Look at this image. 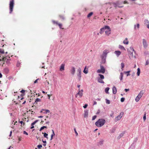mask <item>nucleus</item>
I'll list each match as a JSON object with an SVG mask.
<instances>
[{"label":"nucleus","instance_id":"69168bd1","mask_svg":"<svg viewBox=\"0 0 149 149\" xmlns=\"http://www.w3.org/2000/svg\"><path fill=\"white\" fill-rule=\"evenodd\" d=\"M12 131H11L10 132V135H9V136H10L11 135V134H12Z\"/></svg>","mask_w":149,"mask_h":149},{"label":"nucleus","instance_id":"c9c22d12","mask_svg":"<svg viewBox=\"0 0 149 149\" xmlns=\"http://www.w3.org/2000/svg\"><path fill=\"white\" fill-rule=\"evenodd\" d=\"M99 75L100 76V79H103L104 78V76L103 75L101 74H99Z\"/></svg>","mask_w":149,"mask_h":149},{"label":"nucleus","instance_id":"0e129e2a","mask_svg":"<svg viewBox=\"0 0 149 149\" xmlns=\"http://www.w3.org/2000/svg\"><path fill=\"white\" fill-rule=\"evenodd\" d=\"M146 26H147V28H148V29H149V24H147L146 25Z\"/></svg>","mask_w":149,"mask_h":149},{"label":"nucleus","instance_id":"ea45409f","mask_svg":"<svg viewBox=\"0 0 149 149\" xmlns=\"http://www.w3.org/2000/svg\"><path fill=\"white\" fill-rule=\"evenodd\" d=\"M146 113H145L144 114V116H143V120L144 121L146 120Z\"/></svg>","mask_w":149,"mask_h":149},{"label":"nucleus","instance_id":"b1692460","mask_svg":"<svg viewBox=\"0 0 149 149\" xmlns=\"http://www.w3.org/2000/svg\"><path fill=\"white\" fill-rule=\"evenodd\" d=\"M119 48L121 50H125V49L124 47L122 45H119Z\"/></svg>","mask_w":149,"mask_h":149},{"label":"nucleus","instance_id":"a211bd4d","mask_svg":"<svg viewBox=\"0 0 149 149\" xmlns=\"http://www.w3.org/2000/svg\"><path fill=\"white\" fill-rule=\"evenodd\" d=\"M112 91H113V93L115 94L117 92V89L115 87V86H113L112 88Z\"/></svg>","mask_w":149,"mask_h":149},{"label":"nucleus","instance_id":"a19ab883","mask_svg":"<svg viewBox=\"0 0 149 149\" xmlns=\"http://www.w3.org/2000/svg\"><path fill=\"white\" fill-rule=\"evenodd\" d=\"M106 103L107 104H110V101L109 100L107 99H106Z\"/></svg>","mask_w":149,"mask_h":149},{"label":"nucleus","instance_id":"6e6d98bb","mask_svg":"<svg viewBox=\"0 0 149 149\" xmlns=\"http://www.w3.org/2000/svg\"><path fill=\"white\" fill-rule=\"evenodd\" d=\"M23 134H26V135H28V133L27 132H26L25 131H24L23 132Z\"/></svg>","mask_w":149,"mask_h":149},{"label":"nucleus","instance_id":"0eeeda50","mask_svg":"<svg viewBox=\"0 0 149 149\" xmlns=\"http://www.w3.org/2000/svg\"><path fill=\"white\" fill-rule=\"evenodd\" d=\"M143 94V91H141L138 95V96L136 97L135 99V101L136 102H138L139 100L142 97Z\"/></svg>","mask_w":149,"mask_h":149},{"label":"nucleus","instance_id":"72a5a7b5","mask_svg":"<svg viewBox=\"0 0 149 149\" xmlns=\"http://www.w3.org/2000/svg\"><path fill=\"white\" fill-rule=\"evenodd\" d=\"M145 24L146 25L147 24H149V22L147 19H145L144 20Z\"/></svg>","mask_w":149,"mask_h":149},{"label":"nucleus","instance_id":"a18cd8bd","mask_svg":"<svg viewBox=\"0 0 149 149\" xmlns=\"http://www.w3.org/2000/svg\"><path fill=\"white\" fill-rule=\"evenodd\" d=\"M125 100V99L124 98L122 97L121 98V99H120V101L121 102H124Z\"/></svg>","mask_w":149,"mask_h":149},{"label":"nucleus","instance_id":"bb28decb","mask_svg":"<svg viewBox=\"0 0 149 149\" xmlns=\"http://www.w3.org/2000/svg\"><path fill=\"white\" fill-rule=\"evenodd\" d=\"M130 50L128 51V52L131 51V52H134L135 53V51L134 49H133V47H130Z\"/></svg>","mask_w":149,"mask_h":149},{"label":"nucleus","instance_id":"2eb2a0df","mask_svg":"<svg viewBox=\"0 0 149 149\" xmlns=\"http://www.w3.org/2000/svg\"><path fill=\"white\" fill-rule=\"evenodd\" d=\"M41 112H42L44 113H49L50 111L48 109H42L41 110Z\"/></svg>","mask_w":149,"mask_h":149},{"label":"nucleus","instance_id":"6ab92c4d","mask_svg":"<svg viewBox=\"0 0 149 149\" xmlns=\"http://www.w3.org/2000/svg\"><path fill=\"white\" fill-rule=\"evenodd\" d=\"M139 23H137L134 25V29L135 30H136L137 29H139Z\"/></svg>","mask_w":149,"mask_h":149},{"label":"nucleus","instance_id":"c756f323","mask_svg":"<svg viewBox=\"0 0 149 149\" xmlns=\"http://www.w3.org/2000/svg\"><path fill=\"white\" fill-rule=\"evenodd\" d=\"M102 79L99 78L98 79V81L99 82L102 83H104V81L102 80Z\"/></svg>","mask_w":149,"mask_h":149},{"label":"nucleus","instance_id":"5fc2aeb1","mask_svg":"<svg viewBox=\"0 0 149 149\" xmlns=\"http://www.w3.org/2000/svg\"><path fill=\"white\" fill-rule=\"evenodd\" d=\"M20 65V63L19 62H18L17 64V67L19 66Z\"/></svg>","mask_w":149,"mask_h":149},{"label":"nucleus","instance_id":"864d4df0","mask_svg":"<svg viewBox=\"0 0 149 149\" xmlns=\"http://www.w3.org/2000/svg\"><path fill=\"white\" fill-rule=\"evenodd\" d=\"M60 18H61V19L63 20L64 19V17L63 16H60Z\"/></svg>","mask_w":149,"mask_h":149},{"label":"nucleus","instance_id":"412c9836","mask_svg":"<svg viewBox=\"0 0 149 149\" xmlns=\"http://www.w3.org/2000/svg\"><path fill=\"white\" fill-rule=\"evenodd\" d=\"M83 72L84 73L86 74L88 73V68H87L86 66H85L84 68V70L83 71Z\"/></svg>","mask_w":149,"mask_h":149},{"label":"nucleus","instance_id":"79ce46f5","mask_svg":"<svg viewBox=\"0 0 149 149\" xmlns=\"http://www.w3.org/2000/svg\"><path fill=\"white\" fill-rule=\"evenodd\" d=\"M121 68L122 69V70H123V68L124 67V63H121Z\"/></svg>","mask_w":149,"mask_h":149},{"label":"nucleus","instance_id":"4c0bfd02","mask_svg":"<svg viewBox=\"0 0 149 149\" xmlns=\"http://www.w3.org/2000/svg\"><path fill=\"white\" fill-rule=\"evenodd\" d=\"M93 14V13L91 12L90 13L87 15L88 17H90Z\"/></svg>","mask_w":149,"mask_h":149},{"label":"nucleus","instance_id":"4d7b16f0","mask_svg":"<svg viewBox=\"0 0 149 149\" xmlns=\"http://www.w3.org/2000/svg\"><path fill=\"white\" fill-rule=\"evenodd\" d=\"M19 122L21 124H22V123H23L24 125V124H25V123H23V121H20Z\"/></svg>","mask_w":149,"mask_h":149},{"label":"nucleus","instance_id":"de8ad7c7","mask_svg":"<svg viewBox=\"0 0 149 149\" xmlns=\"http://www.w3.org/2000/svg\"><path fill=\"white\" fill-rule=\"evenodd\" d=\"M0 53H1V54H4V51L3 50L0 49Z\"/></svg>","mask_w":149,"mask_h":149},{"label":"nucleus","instance_id":"f3484780","mask_svg":"<svg viewBox=\"0 0 149 149\" xmlns=\"http://www.w3.org/2000/svg\"><path fill=\"white\" fill-rule=\"evenodd\" d=\"M88 110H85L84 111V118H87L88 116Z\"/></svg>","mask_w":149,"mask_h":149},{"label":"nucleus","instance_id":"774afa93","mask_svg":"<svg viewBox=\"0 0 149 149\" xmlns=\"http://www.w3.org/2000/svg\"><path fill=\"white\" fill-rule=\"evenodd\" d=\"M42 142L44 143H46V141H42Z\"/></svg>","mask_w":149,"mask_h":149},{"label":"nucleus","instance_id":"f8f14e48","mask_svg":"<svg viewBox=\"0 0 149 149\" xmlns=\"http://www.w3.org/2000/svg\"><path fill=\"white\" fill-rule=\"evenodd\" d=\"M52 22L54 24H56L57 25H58L60 28L61 29H63V28L62 27V25L61 24L58 23L57 22H56L54 21H52Z\"/></svg>","mask_w":149,"mask_h":149},{"label":"nucleus","instance_id":"aec40b11","mask_svg":"<svg viewBox=\"0 0 149 149\" xmlns=\"http://www.w3.org/2000/svg\"><path fill=\"white\" fill-rule=\"evenodd\" d=\"M38 120H36L34 121V122L32 123L31 124V129H32L34 128V127L33 126L37 122Z\"/></svg>","mask_w":149,"mask_h":149},{"label":"nucleus","instance_id":"2f4dec72","mask_svg":"<svg viewBox=\"0 0 149 149\" xmlns=\"http://www.w3.org/2000/svg\"><path fill=\"white\" fill-rule=\"evenodd\" d=\"M103 142H104V140L102 139H101V140L99 142V145H102V144H103Z\"/></svg>","mask_w":149,"mask_h":149},{"label":"nucleus","instance_id":"f257e3e1","mask_svg":"<svg viewBox=\"0 0 149 149\" xmlns=\"http://www.w3.org/2000/svg\"><path fill=\"white\" fill-rule=\"evenodd\" d=\"M104 31L106 34L108 36L111 33V29L109 26H105L101 29L100 33L102 34Z\"/></svg>","mask_w":149,"mask_h":149},{"label":"nucleus","instance_id":"c03bdc74","mask_svg":"<svg viewBox=\"0 0 149 149\" xmlns=\"http://www.w3.org/2000/svg\"><path fill=\"white\" fill-rule=\"evenodd\" d=\"M40 99L39 98H37L35 101V102H40Z\"/></svg>","mask_w":149,"mask_h":149},{"label":"nucleus","instance_id":"39448f33","mask_svg":"<svg viewBox=\"0 0 149 149\" xmlns=\"http://www.w3.org/2000/svg\"><path fill=\"white\" fill-rule=\"evenodd\" d=\"M83 89L81 90H80L79 88L78 91V93L76 95L75 97L77 98H81L82 96L83 95Z\"/></svg>","mask_w":149,"mask_h":149},{"label":"nucleus","instance_id":"7c9ffc66","mask_svg":"<svg viewBox=\"0 0 149 149\" xmlns=\"http://www.w3.org/2000/svg\"><path fill=\"white\" fill-rule=\"evenodd\" d=\"M123 74L122 72L120 73V79L121 81L123 79Z\"/></svg>","mask_w":149,"mask_h":149},{"label":"nucleus","instance_id":"bf43d9fd","mask_svg":"<svg viewBox=\"0 0 149 149\" xmlns=\"http://www.w3.org/2000/svg\"><path fill=\"white\" fill-rule=\"evenodd\" d=\"M125 91L126 92H127L128 91H129V89H125Z\"/></svg>","mask_w":149,"mask_h":149},{"label":"nucleus","instance_id":"f03ea898","mask_svg":"<svg viewBox=\"0 0 149 149\" xmlns=\"http://www.w3.org/2000/svg\"><path fill=\"white\" fill-rule=\"evenodd\" d=\"M109 52V50L105 49L103 52L101 56L102 58V62L103 63H104L106 61V58L107 56V54Z\"/></svg>","mask_w":149,"mask_h":149},{"label":"nucleus","instance_id":"49530a36","mask_svg":"<svg viewBox=\"0 0 149 149\" xmlns=\"http://www.w3.org/2000/svg\"><path fill=\"white\" fill-rule=\"evenodd\" d=\"M96 117H97L95 115V116H93L92 117V120H95L96 119Z\"/></svg>","mask_w":149,"mask_h":149},{"label":"nucleus","instance_id":"a878e982","mask_svg":"<svg viewBox=\"0 0 149 149\" xmlns=\"http://www.w3.org/2000/svg\"><path fill=\"white\" fill-rule=\"evenodd\" d=\"M115 130L116 128L115 127H113L110 130V132L112 133H113L115 132Z\"/></svg>","mask_w":149,"mask_h":149},{"label":"nucleus","instance_id":"603ef678","mask_svg":"<svg viewBox=\"0 0 149 149\" xmlns=\"http://www.w3.org/2000/svg\"><path fill=\"white\" fill-rule=\"evenodd\" d=\"M88 106V104H86L84 106H83V107L84 108V109H85L86 108V107H87Z\"/></svg>","mask_w":149,"mask_h":149},{"label":"nucleus","instance_id":"393cba45","mask_svg":"<svg viewBox=\"0 0 149 149\" xmlns=\"http://www.w3.org/2000/svg\"><path fill=\"white\" fill-rule=\"evenodd\" d=\"M137 70V72L136 74L137 76H139L140 73V69L139 68H138Z\"/></svg>","mask_w":149,"mask_h":149},{"label":"nucleus","instance_id":"7ed1b4c3","mask_svg":"<svg viewBox=\"0 0 149 149\" xmlns=\"http://www.w3.org/2000/svg\"><path fill=\"white\" fill-rule=\"evenodd\" d=\"M106 122L105 120L104 119H100L95 123V125L97 127H100L103 126Z\"/></svg>","mask_w":149,"mask_h":149},{"label":"nucleus","instance_id":"423d86ee","mask_svg":"<svg viewBox=\"0 0 149 149\" xmlns=\"http://www.w3.org/2000/svg\"><path fill=\"white\" fill-rule=\"evenodd\" d=\"M124 114V112H121L120 113L119 115L116 117L115 118L114 121L115 122H116L120 120L121 118L123 116Z\"/></svg>","mask_w":149,"mask_h":149},{"label":"nucleus","instance_id":"13d9d810","mask_svg":"<svg viewBox=\"0 0 149 149\" xmlns=\"http://www.w3.org/2000/svg\"><path fill=\"white\" fill-rule=\"evenodd\" d=\"M39 79H36L34 82V83H37L38 82V80H39Z\"/></svg>","mask_w":149,"mask_h":149},{"label":"nucleus","instance_id":"1a4fd4ad","mask_svg":"<svg viewBox=\"0 0 149 149\" xmlns=\"http://www.w3.org/2000/svg\"><path fill=\"white\" fill-rule=\"evenodd\" d=\"M77 74L78 79L80 80L81 77V71L80 68H78L77 70Z\"/></svg>","mask_w":149,"mask_h":149},{"label":"nucleus","instance_id":"ddd939ff","mask_svg":"<svg viewBox=\"0 0 149 149\" xmlns=\"http://www.w3.org/2000/svg\"><path fill=\"white\" fill-rule=\"evenodd\" d=\"M75 68L73 67H72L70 70L71 73L72 75H74L75 74Z\"/></svg>","mask_w":149,"mask_h":149},{"label":"nucleus","instance_id":"dca6fc26","mask_svg":"<svg viewBox=\"0 0 149 149\" xmlns=\"http://www.w3.org/2000/svg\"><path fill=\"white\" fill-rule=\"evenodd\" d=\"M114 54L116 55L117 57H118L121 54V52L119 51H115L114 52Z\"/></svg>","mask_w":149,"mask_h":149},{"label":"nucleus","instance_id":"4468645a","mask_svg":"<svg viewBox=\"0 0 149 149\" xmlns=\"http://www.w3.org/2000/svg\"><path fill=\"white\" fill-rule=\"evenodd\" d=\"M143 47L145 48H146L147 47V46H148V45H147V42L146 41L145 39H143Z\"/></svg>","mask_w":149,"mask_h":149},{"label":"nucleus","instance_id":"8fccbe9b","mask_svg":"<svg viewBox=\"0 0 149 149\" xmlns=\"http://www.w3.org/2000/svg\"><path fill=\"white\" fill-rule=\"evenodd\" d=\"M74 132H75V133H76V135H77H77H78V133H77V131H76V129H75V128H74Z\"/></svg>","mask_w":149,"mask_h":149},{"label":"nucleus","instance_id":"9b49d317","mask_svg":"<svg viewBox=\"0 0 149 149\" xmlns=\"http://www.w3.org/2000/svg\"><path fill=\"white\" fill-rule=\"evenodd\" d=\"M65 66L64 64H62L59 67V70L61 72H63L65 70Z\"/></svg>","mask_w":149,"mask_h":149},{"label":"nucleus","instance_id":"338daca9","mask_svg":"<svg viewBox=\"0 0 149 149\" xmlns=\"http://www.w3.org/2000/svg\"><path fill=\"white\" fill-rule=\"evenodd\" d=\"M49 121H47L46 122V124H49Z\"/></svg>","mask_w":149,"mask_h":149},{"label":"nucleus","instance_id":"e2e57ef3","mask_svg":"<svg viewBox=\"0 0 149 149\" xmlns=\"http://www.w3.org/2000/svg\"><path fill=\"white\" fill-rule=\"evenodd\" d=\"M25 92V91L24 90H22L20 92L22 93H24Z\"/></svg>","mask_w":149,"mask_h":149},{"label":"nucleus","instance_id":"473e14b6","mask_svg":"<svg viewBox=\"0 0 149 149\" xmlns=\"http://www.w3.org/2000/svg\"><path fill=\"white\" fill-rule=\"evenodd\" d=\"M52 134L51 135V139H50L51 140H52V139L53 137L55 135V134L54 132V131L53 130H52Z\"/></svg>","mask_w":149,"mask_h":149},{"label":"nucleus","instance_id":"e433bc0d","mask_svg":"<svg viewBox=\"0 0 149 149\" xmlns=\"http://www.w3.org/2000/svg\"><path fill=\"white\" fill-rule=\"evenodd\" d=\"M45 128H47V127L45 126H43V127H41L40 129V131H41L42 130L44 129Z\"/></svg>","mask_w":149,"mask_h":149},{"label":"nucleus","instance_id":"c85d7f7f","mask_svg":"<svg viewBox=\"0 0 149 149\" xmlns=\"http://www.w3.org/2000/svg\"><path fill=\"white\" fill-rule=\"evenodd\" d=\"M4 71L7 74L8 73L9 70L8 68H5L4 69Z\"/></svg>","mask_w":149,"mask_h":149},{"label":"nucleus","instance_id":"5701e85b","mask_svg":"<svg viewBox=\"0 0 149 149\" xmlns=\"http://www.w3.org/2000/svg\"><path fill=\"white\" fill-rule=\"evenodd\" d=\"M6 59V57H3V58H1V57L0 56V61H5Z\"/></svg>","mask_w":149,"mask_h":149},{"label":"nucleus","instance_id":"9d476101","mask_svg":"<svg viewBox=\"0 0 149 149\" xmlns=\"http://www.w3.org/2000/svg\"><path fill=\"white\" fill-rule=\"evenodd\" d=\"M122 2L120 3L119 1H117L116 3H113L114 6L115 7H122L123 6H120V5L122 3Z\"/></svg>","mask_w":149,"mask_h":149},{"label":"nucleus","instance_id":"f704fd0d","mask_svg":"<svg viewBox=\"0 0 149 149\" xmlns=\"http://www.w3.org/2000/svg\"><path fill=\"white\" fill-rule=\"evenodd\" d=\"M133 52H132H132L130 51V52H128L129 53V54H130V55L131 57H133Z\"/></svg>","mask_w":149,"mask_h":149},{"label":"nucleus","instance_id":"cd10ccee","mask_svg":"<svg viewBox=\"0 0 149 149\" xmlns=\"http://www.w3.org/2000/svg\"><path fill=\"white\" fill-rule=\"evenodd\" d=\"M109 87H107L105 89V91L106 93H109Z\"/></svg>","mask_w":149,"mask_h":149},{"label":"nucleus","instance_id":"052dcab7","mask_svg":"<svg viewBox=\"0 0 149 149\" xmlns=\"http://www.w3.org/2000/svg\"><path fill=\"white\" fill-rule=\"evenodd\" d=\"M123 133H121L120 135V137H122L123 136Z\"/></svg>","mask_w":149,"mask_h":149},{"label":"nucleus","instance_id":"37998d69","mask_svg":"<svg viewBox=\"0 0 149 149\" xmlns=\"http://www.w3.org/2000/svg\"><path fill=\"white\" fill-rule=\"evenodd\" d=\"M130 72V71H128L125 72V73H127V76H128L130 75V74L129 73V72Z\"/></svg>","mask_w":149,"mask_h":149},{"label":"nucleus","instance_id":"4be33fe9","mask_svg":"<svg viewBox=\"0 0 149 149\" xmlns=\"http://www.w3.org/2000/svg\"><path fill=\"white\" fill-rule=\"evenodd\" d=\"M123 43L126 45L128 44L129 43V42L128 41L127 39L126 38L125 40H124L123 41Z\"/></svg>","mask_w":149,"mask_h":149},{"label":"nucleus","instance_id":"680f3d73","mask_svg":"<svg viewBox=\"0 0 149 149\" xmlns=\"http://www.w3.org/2000/svg\"><path fill=\"white\" fill-rule=\"evenodd\" d=\"M47 96H48V98L49 99H50V95L49 94H48Z\"/></svg>","mask_w":149,"mask_h":149},{"label":"nucleus","instance_id":"09e8293b","mask_svg":"<svg viewBox=\"0 0 149 149\" xmlns=\"http://www.w3.org/2000/svg\"><path fill=\"white\" fill-rule=\"evenodd\" d=\"M149 64V60H147L146 61V65H148Z\"/></svg>","mask_w":149,"mask_h":149},{"label":"nucleus","instance_id":"3c124183","mask_svg":"<svg viewBox=\"0 0 149 149\" xmlns=\"http://www.w3.org/2000/svg\"><path fill=\"white\" fill-rule=\"evenodd\" d=\"M42 145H38L37 146V147L39 148H42Z\"/></svg>","mask_w":149,"mask_h":149},{"label":"nucleus","instance_id":"6e6552de","mask_svg":"<svg viewBox=\"0 0 149 149\" xmlns=\"http://www.w3.org/2000/svg\"><path fill=\"white\" fill-rule=\"evenodd\" d=\"M100 69H98L97 70V73H102V74L104 73L105 69L104 67L102 65H100Z\"/></svg>","mask_w":149,"mask_h":149},{"label":"nucleus","instance_id":"20e7f679","mask_svg":"<svg viewBox=\"0 0 149 149\" xmlns=\"http://www.w3.org/2000/svg\"><path fill=\"white\" fill-rule=\"evenodd\" d=\"M14 6V0H10L9 4L10 13H11L13 11V9Z\"/></svg>","mask_w":149,"mask_h":149},{"label":"nucleus","instance_id":"58836bf2","mask_svg":"<svg viewBox=\"0 0 149 149\" xmlns=\"http://www.w3.org/2000/svg\"><path fill=\"white\" fill-rule=\"evenodd\" d=\"M42 134H44V136L46 138H48L47 136L48 134L45 133H42Z\"/></svg>","mask_w":149,"mask_h":149}]
</instances>
